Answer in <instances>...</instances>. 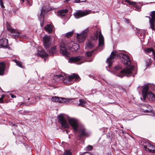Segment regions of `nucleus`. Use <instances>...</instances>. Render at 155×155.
Wrapping results in <instances>:
<instances>
[{"label": "nucleus", "instance_id": "f257e3e1", "mask_svg": "<svg viewBox=\"0 0 155 155\" xmlns=\"http://www.w3.org/2000/svg\"><path fill=\"white\" fill-rule=\"evenodd\" d=\"M69 123L75 133H78V137L81 139L83 137H88L90 134L84 126L79 124L77 120L74 118L69 120Z\"/></svg>", "mask_w": 155, "mask_h": 155}, {"label": "nucleus", "instance_id": "f03ea898", "mask_svg": "<svg viewBox=\"0 0 155 155\" xmlns=\"http://www.w3.org/2000/svg\"><path fill=\"white\" fill-rule=\"evenodd\" d=\"M119 56L122 58V61H124V64L128 66H130L131 65L130 60L128 57L124 53H118L115 51H113L110 56L106 61V62L108 65L109 67H110L114 59Z\"/></svg>", "mask_w": 155, "mask_h": 155}, {"label": "nucleus", "instance_id": "7ed1b4c3", "mask_svg": "<svg viewBox=\"0 0 155 155\" xmlns=\"http://www.w3.org/2000/svg\"><path fill=\"white\" fill-rule=\"evenodd\" d=\"M52 39L50 36L45 35L43 38V45L45 48L50 54L53 55L56 52V47L55 46L49 48L51 44Z\"/></svg>", "mask_w": 155, "mask_h": 155}, {"label": "nucleus", "instance_id": "20e7f679", "mask_svg": "<svg viewBox=\"0 0 155 155\" xmlns=\"http://www.w3.org/2000/svg\"><path fill=\"white\" fill-rule=\"evenodd\" d=\"M134 68V67L132 66L130 68H127L121 70L120 73L118 74H117L116 76L122 78L124 76V74H132Z\"/></svg>", "mask_w": 155, "mask_h": 155}, {"label": "nucleus", "instance_id": "39448f33", "mask_svg": "<svg viewBox=\"0 0 155 155\" xmlns=\"http://www.w3.org/2000/svg\"><path fill=\"white\" fill-rule=\"evenodd\" d=\"M88 31V29H86L83 31L80 34H77V38L78 41L79 43H82L84 41L87 35V33Z\"/></svg>", "mask_w": 155, "mask_h": 155}, {"label": "nucleus", "instance_id": "423d86ee", "mask_svg": "<svg viewBox=\"0 0 155 155\" xmlns=\"http://www.w3.org/2000/svg\"><path fill=\"white\" fill-rule=\"evenodd\" d=\"M67 46L64 42H62L60 45V53L63 55L68 57L70 55V53L68 51Z\"/></svg>", "mask_w": 155, "mask_h": 155}, {"label": "nucleus", "instance_id": "0eeeda50", "mask_svg": "<svg viewBox=\"0 0 155 155\" xmlns=\"http://www.w3.org/2000/svg\"><path fill=\"white\" fill-rule=\"evenodd\" d=\"M91 11L90 10L81 11H78L74 14V16L76 18H79L83 16L86 15L90 13Z\"/></svg>", "mask_w": 155, "mask_h": 155}, {"label": "nucleus", "instance_id": "6e6552de", "mask_svg": "<svg viewBox=\"0 0 155 155\" xmlns=\"http://www.w3.org/2000/svg\"><path fill=\"white\" fill-rule=\"evenodd\" d=\"M82 57L81 56H79L76 57H71L68 59V61L70 63H75L78 62L77 63L78 64H80L84 62L85 61H82Z\"/></svg>", "mask_w": 155, "mask_h": 155}, {"label": "nucleus", "instance_id": "1a4fd4ad", "mask_svg": "<svg viewBox=\"0 0 155 155\" xmlns=\"http://www.w3.org/2000/svg\"><path fill=\"white\" fill-rule=\"evenodd\" d=\"M51 101L53 102H57L59 103H65L71 100L69 98H64L63 97H59L54 96L51 98Z\"/></svg>", "mask_w": 155, "mask_h": 155}, {"label": "nucleus", "instance_id": "9d476101", "mask_svg": "<svg viewBox=\"0 0 155 155\" xmlns=\"http://www.w3.org/2000/svg\"><path fill=\"white\" fill-rule=\"evenodd\" d=\"M59 117V122L61 125V127L66 130L69 128V126L64 117L62 115H60Z\"/></svg>", "mask_w": 155, "mask_h": 155}, {"label": "nucleus", "instance_id": "9b49d317", "mask_svg": "<svg viewBox=\"0 0 155 155\" xmlns=\"http://www.w3.org/2000/svg\"><path fill=\"white\" fill-rule=\"evenodd\" d=\"M151 18L148 17L149 19L150 27L152 30H154V23L155 22V11H153L150 14Z\"/></svg>", "mask_w": 155, "mask_h": 155}, {"label": "nucleus", "instance_id": "f8f14e48", "mask_svg": "<svg viewBox=\"0 0 155 155\" xmlns=\"http://www.w3.org/2000/svg\"><path fill=\"white\" fill-rule=\"evenodd\" d=\"M46 14V10L45 9L42 8L41 9V12L39 15L38 16V19L41 21L40 25L41 27L43 25L44 23V18Z\"/></svg>", "mask_w": 155, "mask_h": 155}, {"label": "nucleus", "instance_id": "ddd939ff", "mask_svg": "<svg viewBox=\"0 0 155 155\" xmlns=\"http://www.w3.org/2000/svg\"><path fill=\"white\" fill-rule=\"evenodd\" d=\"M0 46L3 48H10L8 45V40L5 38H2L0 39Z\"/></svg>", "mask_w": 155, "mask_h": 155}, {"label": "nucleus", "instance_id": "4468645a", "mask_svg": "<svg viewBox=\"0 0 155 155\" xmlns=\"http://www.w3.org/2000/svg\"><path fill=\"white\" fill-rule=\"evenodd\" d=\"M74 79H75L76 81H80V78L78 74L74 73L68 76V80L69 81H73Z\"/></svg>", "mask_w": 155, "mask_h": 155}, {"label": "nucleus", "instance_id": "2eb2a0df", "mask_svg": "<svg viewBox=\"0 0 155 155\" xmlns=\"http://www.w3.org/2000/svg\"><path fill=\"white\" fill-rule=\"evenodd\" d=\"M148 86L147 85H146L143 87L142 90V93L143 97V101L146 99V97L147 98V95L148 93Z\"/></svg>", "mask_w": 155, "mask_h": 155}, {"label": "nucleus", "instance_id": "dca6fc26", "mask_svg": "<svg viewBox=\"0 0 155 155\" xmlns=\"http://www.w3.org/2000/svg\"><path fill=\"white\" fill-rule=\"evenodd\" d=\"M104 38L101 32L100 31L99 34L98 46L99 47H103L104 45Z\"/></svg>", "mask_w": 155, "mask_h": 155}, {"label": "nucleus", "instance_id": "f3484780", "mask_svg": "<svg viewBox=\"0 0 155 155\" xmlns=\"http://www.w3.org/2000/svg\"><path fill=\"white\" fill-rule=\"evenodd\" d=\"M64 78L62 75H55L54 76L53 82L54 83H57Z\"/></svg>", "mask_w": 155, "mask_h": 155}, {"label": "nucleus", "instance_id": "a211bd4d", "mask_svg": "<svg viewBox=\"0 0 155 155\" xmlns=\"http://www.w3.org/2000/svg\"><path fill=\"white\" fill-rule=\"evenodd\" d=\"M145 51L147 54H151V55L153 56V57L155 59V52L153 48H146L145 49Z\"/></svg>", "mask_w": 155, "mask_h": 155}, {"label": "nucleus", "instance_id": "6ab92c4d", "mask_svg": "<svg viewBox=\"0 0 155 155\" xmlns=\"http://www.w3.org/2000/svg\"><path fill=\"white\" fill-rule=\"evenodd\" d=\"M147 98L150 101L155 102V95L151 92H148Z\"/></svg>", "mask_w": 155, "mask_h": 155}, {"label": "nucleus", "instance_id": "aec40b11", "mask_svg": "<svg viewBox=\"0 0 155 155\" xmlns=\"http://www.w3.org/2000/svg\"><path fill=\"white\" fill-rule=\"evenodd\" d=\"M5 68V65L4 62H2L0 63V75H4V71Z\"/></svg>", "mask_w": 155, "mask_h": 155}, {"label": "nucleus", "instance_id": "412c9836", "mask_svg": "<svg viewBox=\"0 0 155 155\" xmlns=\"http://www.w3.org/2000/svg\"><path fill=\"white\" fill-rule=\"evenodd\" d=\"M38 54L42 58H45L48 56V54L44 50H38Z\"/></svg>", "mask_w": 155, "mask_h": 155}, {"label": "nucleus", "instance_id": "4be33fe9", "mask_svg": "<svg viewBox=\"0 0 155 155\" xmlns=\"http://www.w3.org/2000/svg\"><path fill=\"white\" fill-rule=\"evenodd\" d=\"M68 10L66 9L62 10L59 11L58 12V14L60 16L62 17L64 15L68 12Z\"/></svg>", "mask_w": 155, "mask_h": 155}, {"label": "nucleus", "instance_id": "5701e85b", "mask_svg": "<svg viewBox=\"0 0 155 155\" xmlns=\"http://www.w3.org/2000/svg\"><path fill=\"white\" fill-rule=\"evenodd\" d=\"M44 28L49 33H51L52 31V26L50 24L46 25Z\"/></svg>", "mask_w": 155, "mask_h": 155}, {"label": "nucleus", "instance_id": "b1692460", "mask_svg": "<svg viewBox=\"0 0 155 155\" xmlns=\"http://www.w3.org/2000/svg\"><path fill=\"white\" fill-rule=\"evenodd\" d=\"M94 45L91 42H89L86 44L85 48L86 49H91L94 48Z\"/></svg>", "mask_w": 155, "mask_h": 155}, {"label": "nucleus", "instance_id": "393cba45", "mask_svg": "<svg viewBox=\"0 0 155 155\" xmlns=\"http://www.w3.org/2000/svg\"><path fill=\"white\" fill-rule=\"evenodd\" d=\"M20 35V33L18 31H17L15 30H14V31L11 32V36L13 37V38H16L18 37Z\"/></svg>", "mask_w": 155, "mask_h": 155}, {"label": "nucleus", "instance_id": "a878e982", "mask_svg": "<svg viewBox=\"0 0 155 155\" xmlns=\"http://www.w3.org/2000/svg\"><path fill=\"white\" fill-rule=\"evenodd\" d=\"M151 146L150 148H148V150L152 153H155V147L151 144H149Z\"/></svg>", "mask_w": 155, "mask_h": 155}, {"label": "nucleus", "instance_id": "bb28decb", "mask_svg": "<svg viewBox=\"0 0 155 155\" xmlns=\"http://www.w3.org/2000/svg\"><path fill=\"white\" fill-rule=\"evenodd\" d=\"M152 61V60L150 58L146 60L145 61L146 65L147 67H149L151 65V63Z\"/></svg>", "mask_w": 155, "mask_h": 155}, {"label": "nucleus", "instance_id": "cd10ccee", "mask_svg": "<svg viewBox=\"0 0 155 155\" xmlns=\"http://www.w3.org/2000/svg\"><path fill=\"white\" fill-rule=\"evenodd\" d=\"M80 103L78 104V105L81 107H84L85 106L86 102L83 100L80 99L79 100Z\"/></svg>", "mask_w": 155, "mask_h": 155}, {"label": "nucleus", "instance_id": "c85d7f7f", "mask_svg": "<svg viewBox=\"0 0 155 155\" xmlns=\"http://www.w3.org/2000/svg\"><path fill=\"white\" fill-rule=\"evenodd\" d=\"M14 61L16 63V65L18 67H20L21 68H23L21 62L17 61L16 60H14Z\"/></svg>", "mask_w": 155, "mask_h": 155}, {"label": "nucleus", "instance_id": "c756f323", "mask_svg": "<svg viewBox=\"0 0 155 155\" xmlns=\"http://www.w3.org/2000/svg\"><path fill=\"white\" fill-rule=\"evenodd\" d=\"M125 2H127L129 5H133V6H135L136 5V2H131L129 0H125Z\"/></svg>", "mask_w": 155, "mask_h": 155}, {"label": "nucleus", "instance_id": "7c9ffc66", "mask_svg": "<svg viewBox=\"0 0 155 155\" xmlns=\"http://www.w3.org/2000/svg\"><path fill=\"white\" fill-rule=\"evenodd\" d=\"M73 31L68 32L66 34L65 36L67 38L70 37L73 35Z\"/></svg>", "mask_w": 155, "mask_h": 155}, {"label": "nucleus", "instance_id": "2f4dec72", "mask_svg": "<svg viewBox=\"0 0 155 155\" xmlns=\"http://www.w3.org/2000/svg\"><path fill=\"white\" fill-rule=\"evenodd\" d=\"M144 105L145 106V107H147L148 109H149L148 110H145V112H150L152 110V109H151V107L148 105Z\"/></svg>", "mask_w": 155, "mask_h": 155}, {"label": "nucleus", "instance_id": "473e14b6", "mask_svg": "<svg viewBox=\"0 0 155 155\" xmlns=\"http://www.w3.org/2000/svg\"><path fill=\"white\" fill-rule=\"evenodd\" d=\"M93 53V51H90L87 52L85 54L86 56L87 57H89L91 56Z\"/></svg>", "mask_w": 155, "mask_h": 155}, {"label": "nucleus", "instance_id": "72a5a7b5", "mask_svg": "<svg viewBox=\"0 0 155 155\" xmlns=\"http://www.w3.org/2000/svg\"><path fill=\"white\" fill-rule=\"evenodd\" d=\"M7 30L10 32H13L14 31V29L12 28L10 26L8 25L7 26Z\"/></svg>", "mask_w": 155, "mask_h": 155}, {"label": "nucleus", "instance_id": "f704fd0d", "mask_svg": "<svg viewBox=\"0 0 155 155\" xmlns=\"http://www.w3.org/2000/svg\"><path fill=\"white\" fill-rule=\"evenodd\" d=\"M71 153L70 150H66L64 153V155H71Z\"/></svg>", "mask_w": 155, "mask_h": 155}, {"label": "nucleus", "instance_id": "c9c22d12", "mask_svg": "<svg viewBox=\"0 0 155 155\" xmlns=\"http://www.w3.org/2000/svg\"><path fill=\"white\" fill-rule=\"evenodd\" d=\"M122 68V66L120 65H119L117 66H115L114 69L115 71H118L119 69H120Z\"/></svg>", "mask_w": 155, "mask_h": 155}, {"label": "nucleus", "instance_id": "e433bc0d", "mask_svg": "<svg viewBox=\"0 0 155 155\" xmlns=\"http://www.w3.org/2000/svg\"><path fill=\"white\" fill-rule=\"evenodd\" d=\"M92 146L91 145H88L86 147V149L87 150H91L92 149Z\"/></svg>", "mask_w": 155, "mask_h": 155}, {"label": "nucleus", "instance_id": "4c0bfd02", "mask_svg": "<svg viewBox=\"0 0 155 155\" xmlns=\"http://www.w3.org/2000/svg\"><path fill=\"white\" fill-rule=\"evenodd\" d=\"M81 155H92V154L89 152H86L82 153Z\"/></svg>", "mask_w": 155, "mask_h": 155}, {"label": "nucleus", "instance_id": "58836bf2", "mask_svg": "<svg viewBox=\"0 0 155 155\" xmlns=\"http://www.w3.org/2000/svg\"><path fill=\"white\" fill-rule=\"evenodd\" d=\"M149 144H150L149 143H148L146 146H144V148L147 150H148V148H150L151 147V146Z\"/></svg>", "mask_w": 155, "mask_h": 155}, {"label": "nucleus", "instance_id": "ea45409f", "mask_svg": "<svg viewBox=\"0 0 155 155\" xmlns=\"http://www.w3.org/2000/svg\"><path fill=\"white\" fill-rule=\"evenodd\" d=\"M98 38V32H97L95 33L94 37V39L95 40H97Z\"/></svg>", "mask_w": 155, "mask_h": 155}, {"label": "nucleus", "instance_id": "a19ab883", "mask_svg": "<svg viewBox=\"0 0 155 155\" xmlns=\"http://www.w3.org/2000/svg\"><path fill=\"white\" fill-rule=\"evenodd\" d=\"M0 4L2 8H4V6L3 4L2 0H0Z\"/></svg>", "mask_w": 155, "mask_h": 155}, {"label": "nucleus", "instance_id": "79ce46f5", "mask_svg": "<svg viewBox=\"0 0 155 155\" xmlns=\"http://www.w3.org/2000/svg\"><path fill=\"white\" fill-rule=\"evenodd\" d=\"M74 1H73L75 3H79L80 2V0H74Z\"/></svg>", "mask_w": 155, "mask_h": 155}, {"label": "nucleus", "instance_id": "37998d69", "mask_svg": "<svg viewBox=\"0 0 155 155\" xmlns=\"http://www.w3.org/2000/svg\"><path fill=\"white\" fill-rule=\"evenodd\" d=\"M124 21L125 22H126L127 23H129V21H128V20L126 18H125L124 19Z\"/></svg>", "mask_w": 155, "mask_h": 155}, {"label": "nucleus", "instance_id": "c03bdc74", "mask_svg": "<svg viewBox=\"0 0 155 155\" xmlns=\"http://www.w3.org/2000/svg\"><path fill=\"white\" fill-rule=\"evenodd\" d=\"M11 97L12 98H15L16 97V96L15 95L13 94H11Z\"/></svg>", "mask_w": 155, "mask_h": 155}, {"label": "nucleus", "instance_id": "a18cd8bd", "mask_svg": "<svg viewBox=\"0 0 155 155\" xmlns=\"http://www.w3.org/2000/svg\"><path fill=\"white\" fill-rule=\"evenodd\" d=\"M3 102L2 98H0V103H3Z\"/></svg>", "mask_w": 155, "mask_h": 155}, {"label": "nucleus", "instance_id": "49530a36", "mask_svg": "<svg viewBox=\"0 0 155 155\" xmlns=\"http://www.w3.org/2000/svg\"><path fill=\"white\" fill-rule=\"evenodd\" d=\"M75 45H76V50H77L78 49V48L79 47V46L77 44H76Z\"/></svg>", "mask_w": 155, "mask_h": 155}, {"label": "nucleus", "instance_id": "de8ad7c7", "mask_svg": "<svg viewBox=\"0 0 155 155\" xmlns=\"http://www.w3.org/2000/svg\"><path fill=\"white\" fill-rule=\"evenodd\" d=\"M92 61V59L91 58V59H90L89 61H87V62H91Z\"/></svg>", "mask_w": 155, "mask_h": 155}, {"label": "nucleus", "instance_id": "09e8293b", "mask_svg": "<svg viewBox=\"0 0 155 155\" xmlns=\"http://www.w3.org/2000/svg\"><path fill=\"white\" fill-rule=\"evenodd\" d=\"M86 0H80V2H85Z\"/></svg>", "mask_w": 155, "mask_h": 155}, {"label": "nucleus", "instance_id": "8fccbe9b", "mask_svg": "<svg viewBox=\"0 0 155 155\" xmlns=\"http://www.w3.org/2000/svg\"><path fill=\"white\" fill-rule=\"evenodd\" d=\"M73 44H74V43L73 41L71 42V43H70L71 45V44L72 45Z\"/></svg>", "mask_w": 155, "mask_h": 155}, {"label": "nucleus", "instance_id": "3c124183", "mask_svg": "<svg viewBox=\"0 0 155 155\" xmlns=\"http://www.w3.org/2000/svg\"><path fill=\"white\" fill-rule=\"evenodd\" d=\"M70 0H65V2H68Z\"/></svg>", "mask_w": 155, "mask_h": 155}, {"label": "nucleus", "instance_id": "603ef678", "mask_svg": "<svg viewBox=\"0 0 155 155\" xmlns=\"http://www.w3.org/2000/svg\"><path fill=\"white\" fill-rule=\"evenodd\" d=\"M4 97V95H2V97L1 98H2V99H3V98Z\"/></svg>", "mask_w": 155, "mask_h": 155}, {"label": "nucleus", "instance_id": "864d4df0", "mask_svg": "<svg viewBox=\"0 0 155 155\" xmlns=\"http://www.w3.org/2000/svg\"><path fill=\"white\" fill-rule=\"evenodd\" d=\"M21 0L23 1V2H24V0ZM27 0L28 1V2L29 1H28V0Z\"/></svg>", "mask_w": 155, "mask_h": 155}, {"label": "nucleus", "instance_id": "5fc2aeb1", "mask_svg": "<svg viewBox=\"0 0 155 155\" xmlns=\"http://www.w3.org/2000/svg\"><path fill=\"white\" fill-rule=\"evenodd\" d=\"M140 87V86H139L137 87V89H138L139 88V87Z\"/></svg>", "mask_w": 155, "mask_h": 155}, {"label": "nucleus", "instance_id": "6e6d98bb", "mask_svg": "<svg viewBox=\"0 0 155 155\" xmlns=\"http://www.w3.org/2000/svg\"><path fill=\"white\" fill-rule=\"evenodd\" d=\"M69 47H70V48H72V47L71 46V45H69Z\"/></svg>", "mask_w": 155, "mask_h": 155}, {"label": "nucleus", "instance_id": "4d7b16f0", "mask_svg": "<svg viewBox=\"0 0 155 155\" xmlns=\"http://www.w3.org/2000/svg\"><path fill=\"white\" fill-rule=\"evenodd\" d=\"M144 86V85H143V86H141V87H143V86Z\"/></svg>", "mask_w": 155, "mask_h": 155}, {"label": "nucleus", "instance_id": "13d9d810", "mask_svg": "<svg viewBox=\"0 0 155 155\" xmlns=\"http://www.w3.org/2000/svg\"><path fill=\"white\" fill-rule=\"evenodd\" d=\"M140 8H139H139H138V9H140Z\"/></svg>", "mask_w": 155, "mask_h": 155}, {"label": "nucleus", "instance_id": "bf43d9fd", "mask_svg": "<svg viewBox=\"0 0 155 155\" xmlns=\"http://www.w3.org/2000/svg\"><path fill=\"white\" fill-rule=\"evenodd\" d=\"M148 84H150V83H148L147 84V85H148Z\"/></svg>", "mask_w": 155, "mask_h": 155}, {"label": "nucleus", "instance_id": "052dcab7", "mask_svg": "<svg viewBox=\"0 0 155 155\" xmlns=\"http://www.w3.org/2000/svg\"><path fill=\"white\" fill-rule=\"evenodd\" d=\"M64 81L65 83L66 82V81H65V80H64Z\"/></svg>", "mask_w": 155, "mask_h": 155}, {"label": "nucleus", "instance_id": "680f3d73", "mask_svg": "<svg viewBox=\"0 0 155 155\" xmlns=\"http://www.w3.org/2000/svg\"><path fill=\"white\" fill-rule=\"evenodd\" d=\"M113 102H112V103H109V104H111V103H113Z\"/></svg>", "mask_w": 155, "mask_h": 155}, {"label": "nucleus", "instance_id": "e2e57ef3", "mask_svg": "<svg viewBox=\"0 0 155 155\" xmlns=\"http://www.w3.org/2000/svg\"><path fill=\"white\" fill-rule=\"evenodd\" d=\"M29 99H30V98H29L28 99V100H29Z\"/></svg>", "mask_w": 155, "mask_h": 155}, {"label": "nucleus", "instance_id": "0e129e2a", "mask_svg": "<svg viewBox=\"0 0 155 155\" xmlns=\"http://www.w3.org/2000/svg\"><path fill=\"white\" fill-rule=\"evenodd\" d=\"M140 99H141V100H142V98L141 97L140 98Z\"/></svg>", "mask_w": 155, "mask_h": 155}, {"label": "nucleus", "instance_id": "69168bd1", "mask_svg": "<svg viewBox=\"0 0 155 155\" xmlns=\"http://www.w3.org/2000/svg\"><path fill=\"white\" fill-rule=\"evenodd\" d=\"M153 86H154V88H155V85H154Z\"/></svg>", "mask_w": 155, "mask_h": 155}]
</instances>
